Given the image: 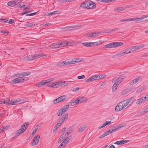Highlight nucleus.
<instances>
[{"instance_id":"obj_40","label":"nucleus","mask_w":148,"mask_h":148,"mask_svg":"<svg viewBox=\"0 0 148 148\" xmlns=\"http://www.w3.org/2000/svg\"><path fill=\"white\" fill-rule=\"evenodd\" d=\"M83 58H75L76 63L79 62L83 60Z\"/></svg>"},{"instance_id":"obj_2","label":"nucleus","mask_w":148,"mask_h":148,"mask_svg":"<svg viewBox=\"0 0 148 148\" xmlns=\"http://www.w3.org/2000/svg\"><path fill=\"white\" fill-rule=\"evenodd\" d=\"M45 56V55L43 53H39L33 55H29L28 56L25 57L24 59L26 60H33Z\"/></svg>"},{"instance_id":"obj_60","label":"nucleus","mask_w":148,"mask_h":148,"mask_svg":"<svg viewBox=\"0 0 148 148\" xmlns=\"http://www.w3.org/2000/svg\"><path fill=\"white\" fill-rule=\"evenodd\" d=\"M25 6V5L24 4V3H21L20 4H19V7L20 8H22L24 7Z\"/></svg>"},{"instance_id":"obj_33","label":"nucleus","mask_w":148,"mask_h":148,"mask_svg":"<svg viewBox=\"0 0 148 148\" xmlns=\"http://www.w3.org/2000/svg\"><path fill=\"white\" fill-rule=\"evenodd\" d=\"M124 10L125 9L123 7H118L114 9V11L115 12H119Z\"/></svg>"},{"instance_id":"obj_50","label":"nucleus","mask_w":148,"mask_h":148,"mask_svg":"<svg viewBox=\"0 0 148 148\" xmlns=\"http://www.w3.org/2000/svg\"><path fill=\"white\" fill-rule=\"evenodd\" d=\"M114 144H117L118 145H122V144H123V143H122V141L120 140V141H117L116 142L114 143Z\"/></svg>"},{"instance_id":"obj_48","label":"nucleus","mask_w":148,"mask_h":148,"mask_svg":"<svg viewBox=\"0 0 148 148\" xmlns=\"http://www.w3.org/2000/svg\"><path fill=\"white\" fill-rule=\"evenodd\" d=\"M137 50H139L144 47V45L143 44H141L139 45H138L136 46Z\"/></svg>"},{"instance_id":"obj_44","label":"nucleus","mask_w":148,"mask_h":148,"mask_svg":"<svg viewBox=\"0 0 148 148\" xmlns=\"http://www.w3.org/2000/svg\"><path fill=\"white\" fill-rule=\"evenodd\" d=\"M148 112V107L146 108L143 109V111L140 112L141 114H143L144 113H146Z\"/></svg>"},{"instance_id":"obj_16","label":"nucleus","mask_w":148,"mask_h":148,"mask_svg":"<svg viewBox=\"0 0 148 148\" xmlns=\"http://www.w3.org/2000/svg\"><path fill=\"white\" fill-rule=\"evenodd\" d=\"M58 84V88L62 86H65L69 85L68 83L66 82L65 81H57Z\"/></svg>"},{"instance_id":"obj_3","label":"nucleus","mask_w":148,"mask_h":148,"mask_svg":"<svg viewBox=\"0 0 148 148\" xmlns=\"http://www.w3.org/2000/svg\"><path fill=\"white\" fill-rule=\"evenodd\" d=\"M26 102L27 101L25 99H22L20 98H16L12 99L11 101L10 105H18Z\"/></svg>"},{"instance_id":"obj_47","label":"nucleus","mask_w":148,"mask_h":148,"mask_svg":"<svg viewBox=\"0 0 148 148\" xmlns=\"http://www.w3.org/2000/svg\"><path fill=\"white\" fill-rule=\"evenodd\" d=\"M36 85L38 87H40L41 86L44 85L42 81L37 83L36 84Z\"/></svg>"},{"instance_id":"obj_55","label":"nucleus","mask_w":148,"mask_h":148,"mask_svg":"<svg viewBox=\"0 0 148 148\" xmlns=\"http://www.w3.org/2000/svg\"><path fill=\"white\" fill-rule=\"evenodd\" d=\"M85 76L84 75H82V76H78L77 77V78L78 79H81L85 78Z\"/></svg>"},{"instance_id":"obj_54","label":"nucleus","mask_w":148,"mask_h":148,"mask_svg":"<svg viewBox=\"0 0 148 148\" xmlns=\"http://www.w3.org/2000/svg\"><path fill=\"white\" fill-rule=\"evenodd\" d=\"M66 28V29H67L68 30H71L72 29H76V27H67Z\"/></svg>"},{"instance_id":"obj_43","label":"nucleus","mask_w":148,"mask_h":148,"mask_svg":"<svg viewBox=\"0 0 148 148\" xmlns=\"http://www.w3.org/2000/svg\"><path fill=\"white\" fill-rule=\"evenodd\" d=\"M103 42L100 41H97L96 42H93V45L95 46V45H100L102 44Z\"/></svg>"},{"instance_id":"obj_21","label":"nucleus","mask_w":148,"mask_h":148,"mask_svg":"<svg viewBox=\"0 0 148 148\" xmlns=\"http://www.w3.org/2000/svg\"><path fill=\"white\" fill-rule=\"evenodd\" d=\"M122 126H119V127H118L117 128H116L115 129H112L111 130V132L110 131V130H109V131L106 132L104 133L106 135V136H107L110 134L111 133L113 132H114L115 131L118 130L119 129V128H121V127H122Z\"/></svg>"},{"instance_id":"obj_37","label":"nucleus","mask_w":148,"mask_h":148,"mask_svg":"<svg viewBox=\"0 0 148 148\" xmlns=\"http://www.w3.org/2000/svg\"><path fill=\"white\" fill-rule=\"evenodd\" d=\"M8 6L11 7H14L15 5V4L14 3L13 1H10L8 2L7 3Z\"/></svg>"},{"instance_id":"obj_12","label":"nucleus","mask_w":148,"mask_h":148,"mask_svg":"<svg viewBox=\"0 0 148 148\" xmlns=\"http://www.w3.org/2000/svg\"><path fill=\"white\" fill-rule=\"evenodd\" d=\"M134 98H131L129 99H127L123 100L125 104L126 108H127L131 105L134 102Z\"/></svg>"},{"instance_id":"obj_52","label":"nucleus","mask_w":148,"mask_h":148,"mask_svg":"<svg viewBox=\"0 0 148 148\" xmlns=\"http://www.w3.org/2000/svg\"><path fill=\"white\" fill-rule=\"evenodd\" d=\"M69 104L71 106H74L76 105L75 103L73 101V100L72 102H69Z\"/></svg>"},{"instance_id":"obj_56","label":"nucleus","mask_w":148,"mask_h":148,"mask_svg":"<svg viewBox=\"0 0 148 148\" xmlns=\"http://www.w3.org/2000/svg\"><path fill=\"white\" fill-rule=\"evenodd\" d=\"M127 91L125 90H123L121 92V95H123L127 94Z\"/></svg>"},{"instance_id":"obj_9","label":"nucleus","mask_w":148,"mask_h":148,"mask_svg":"<svg viewBox=\"0 0 148 148\" xmlns=\"http://www.w3.org/2000/svg\"><path fill=\"white\" fill-rule=\"evenodd\" d=\"M144 18V17L142 18H128L127 19H122L120 20V21L121 22L125 21H141Z\"/></svg>"},{"instance_id":"obj_38","label":"nucleus","mask_w":148,"mask_h":148,"mask_svg":"<svg viewBox=\"0 0 148 148\" xmlns=\"http://www.w3.org/2000/svg\"><path fill=\"white\" fill-rule=\"evenodd\" d=\"M101 32L105 33H109L111 32V29H110L106 30H103Z\"/></svg>"},{"instance_id":"obj_26","label":"nucleus","mask_w":148,"mask_h":148,"mask_svg":"<svg viewBox=\"0 0 148 148\" xmlns=\"http://www.w3.org/2000/svg\"><path fill=\"white\" fill-rule=\"evenodd\" d=\"M54 78H50L49 79H47L46 80H43L42 81L43 84L44 85H46L49 82L53 81Z\"/></svg>"},{"instance_id":"obj_31","label":"nucleus","mask_w":148,"mask_h":148,"mask_svg":"<svg viewBox=\"0 0 148 148\" xmlns=\"http://www.w3.org/2000/svg\"><path fill=\"white\" fill-rule=\"evenodd\" d=\"M102 78V76L101 75H97L93 76V80L96 79H99Z\"/></svg>"},{"instance_id":"obj_23","label":"nucleus","mask_w":148,"mask_h":148,"mask_svg":"<svg viewBox=\"0 0 148 148\" xmlns=\"http://www.w3.org/2000/svg\"><path fill=\"white\" fill-rule=\"evenodd\" d=\"M140 77H138L136 78L131 80L130 82V84L131 85H133L134 84H136V82H137L140 79Z\"/></svg>"},{"instance_id":"obj_34","label":"nucleus","mask_w":148,"mask_h":148,"mask_svg":"<svg viewBox=\"0 0 148 148\" xmlns=\"http://www.w3.org/2000/svg\"><path fill=\"white\" fill-rule=\"evenodd\" d=\"M116 84H114L112 86V92H114L116 90L118 86V85Z\"/></svg>"},{"instance_id":"obj_46","label":"nucleus","mask_w":148,"mask_h":148,"mask_svg":"<svg viewBox=\"0 0 148 148\" xmlns=\"http://www.w3.org/2000/svg\"><path fill=\"white\" fill-rule=\"evenodd\" d=\"M73 101L76 104H77L78 103H80L78 97L74 100Z\"/></svg>"},{"instance_id":"obj_53","label":"nucleus","mask_w":148,"mask_h":148,"mask_svg":"<svg viewBox=\"0 0 148 148\" xmlns=\"http://www.w3.org/2000/svg\"><path fill=\"white\" fill-rule=\"evenodd\" d=\"M35 25L34 24L32 23L27 24L26 25V26L29 27H32L35 26Z\"/></svg>"},{"instance_id":"obj_22","label":"nucleus","mask_w":148,"mask_h":148,"mask_svg":"<svg viewBox=\"0 0 148 148\" xmlns=\"http://www.w3.org/2000/svg\"><path fill=\"white\" fill-rule=\"evenodd\" d=\"M87 125L86 124H84L81 126L78 130V132L81 133L83 132L87 127Z\"/></svg>"},{"instance_id":"obj_35","label":"nucleus","mask_w":148,"mask_h":148,"mask_svg":"<svg viewBox=\"0 0 148 148\" xmlns=\"http://www.w3.org/2000/svg\"><path fill=\"white\" fill-rule=\"evenodd\" d=\"M129 50H131L132 52L138 50L136 46H134L131 47L129 49Z\"/></svg>"},{"instance_id":"obj_58","label":"nucleus","mask_w":148,"mask_h":148,"mask_svg":"<svg viewBox=\"0 0 148 148\" xmlns=\"http://www.w3.org/2000/svg\"><path fill=\"white\" fill-rule=\"evenodd\" d=\"M65 146V145H63V144L62 143L58 148H63V147H64Z\"/></svg>"},{"instance_id":"obj_28","label":"nucleus","mask_w":148,"mask_h":148,"mask_svg":"<svg viewBox=\"0 0 148 148\" xmlns=\"http://www.w3.org/2000/svg\"><path fill=\"white\" fill-rule=\"evenodd\" d=\"M10 99L9 98H7L5 99H3V104L6 103L8 106H10L11 102H10Z\"/></svg>"},{"instance_id":"obj_5","label":"nucleus","mask_w":148,"mask_h":148,"mask_svg":"<svg viewBox=\"0 0 148 148\" xmlns=\"http://www.w3.org/2000/svg\"><path fill=\"white\" fill-rule=\"evenodd\" d=\"M123 101L119 103L115 107V110L116 112H119L122 110L126 109V106Z\"/></svg>"},{"instance_id":"obj_32","label":"nucleus","mask_w":148,"mask_h":148,"mask_svg":"<svg viewBox=\"0 0 148 148\" xmlns=\"http://www.w3.org/2000/svg\"><path fill=\"white\" fill-rule=\"evenodd\" d=\"M82 45L85 46L90 47L92 46V42H84L83 43Z\"/></svg>"},{"instance_id":"obj_25","label":"nucleus","mask_w":148,"mask_h":148,"mask_svg":"<svg viewBox=\"0 0 148 148\" xmlns=\"http://www.w3.org/2000/svg\"><path fill=\"white\" fill-rule=\"evenodd\" d=\"M78 97L80 103L83 102H85L87 100V99L83 96L79 97Z\"/></svg>"},{"instance_id":"obj_57","label":"nucleus","mask_w":148,"mask_h":148,"mask_svg":"<svg viewBox=\"0 0 148 148\" xmlns=\"http://www.w3.org/2000/svg\"><path fill=\"white\" fill-rule=\"evenodd\" d=\"M14 22V21L12 19H10L9 21L8 22V23L9 24H12Z\"/></svg>"},{"instance_id":"obj_6","label":"nucleus","mask_w":148,"mask_h":148,"mask_svg":"<svg viewBox=\"0 0 148 148\" xmlns=\"http://www.w3.org/2000/svg\"><path fill=\"white\" fill-rule=\"evenodd\" d=\"M131 51H128V50L125 49L123 50L122 51H120L118 53L113 55L112 56L113 58H116L118 57H121L125 55L126 54H127L131 53Z\"/></svg>"},{"instance_id":"obj_41","label":"nucleus","mask_w":148,"mask_h":148,"mask_svg":"<svg viewBox=\"0 0 148 148\" xmlns=\"http://www.w3.org/2000/svg\"><path fill=\"white\" fill-rule=\"evenodd\" d=\"M61 123L58 121V123L54 127L55 130H53V132H54V131L57 130L58 128L61 125Z\"/></svg>"},{"instance_id":"obj_15","label":"nucleus","mask_w":148,"mask_h":148,"mask_svg":"<svg viewBox=\"0 0 148 148\" xmlns=\"http://www.w3.org/2000/svg\"><path fill=\"white\" fill-rule=\"evenodd\" d=\"M39 138L40 136L39 135H38L35 136L32 142V145L33 146L36 145L38 143L39 141Z\"/></svg>"},{"instance_id":"obj_4","label":"nucleus","mask_w":148,"mask_h":148,"mask_svg":"<svg viewBox=\"0 0 148 148\" xmlns=\"http://www.w3.org/2000/svg\"><path fill=\"white\" fill-rule=\"evenodd\" d=\"M123 45V43L121 42H116L107 44L105 47L106 48H114L121 46Z\"/></svg>"},{"instance_id":"obj_42","label":"nucleus","mask_w":148,"mask_h":148,"mask_svg":"<svg viewBox=\"0 0 148 148\" xmlns=\"http://www.w3.org/2000/svg\"><path fill=\"white\" fill-rule=\"evenodd\" d=\"M144 101V99H143V97H142L140 99H139L136 102V103L137 104H139L140 103Z\"/></svg>"},{"instance_id":"obj_59","label":"nucleus","mask_w":148,"mask_h":148,"mask_svg":"<svg viewBox=\"0 0 148 148\" xmlns=\"http://www.w3.org/2000/svg\"><path fill=\"white\" fill-rule=\"evenodd\" d=\"M59 12L58 11H56L53 12H51L52 15H53L55 14H57Z\"/></svg>"},{"instance_id":"obj_14","label":"nucleus","mask_w":148,"mask_h":148,"mask_svg":"<svg viewBox=\"0 0 148 148\" xmlns=\"http://www.w3.org/2000/svg\"><path fill=\"white\" fill-rule=\"evenodd\" d=\"M69 135L68 132H65L62 134L58 140V142L60 143L62 141H64L65 138Z\"/></svg>"},{"instance_id":"obj_49","label":"nucleus","mask_w":148,"mask_h":148,"mask_svg":"<svg viewBox=\"0 0 148 148\" xmlns=\"http://www.w3.org/2000/svg\"><path fill=\"white\" fill-rule=\"evenodd\" d=\"M51 25L50 23H44L42 24L41 25V27H43L45 26H49Z\"/></svg>"},{"instance_id":"obj_11","label":"nucleus","mask_w":148,"mask_h":148,"mask_svg":"<svg viewBox=\"0 0 148 148\" xmlns=\"http://www.w3.org/2000/svg\"><path fill=\"white\" fill-rule=\"evenodd\" d=\"M27 125L26 123H24L23 125L21 127V128L16 132V135L18 136L19 134L23 133L27 129Z\"/></svg>"},{"instance_id":"obj_36","label":"nucleus","mask_w":148,"mask_h":148,"mask_svg":"<svg viewBox=\"0 0 148 148\" xmlns=\"http://www.w3.org/2000/svg\"><path fill=\"white\" fill-rule=\"evenodd\" d=\"M38 129V127H36L35 128L34 130L33 131V132L32 133V134L30 136V138H31L33 137L34 135L35 134L36 131H37Z\"/></svg>"},{"instance_id":"obj_20","label":"nucleus","mask_w":148,"mask_h":148,"mask_svg":"<svg viewBox=\"0 0 148 148\" xmlns=\"http://www.w3.org/2000/svg\"><path fill=\"white\" fill-rule=\"evenodd\" d=\"M67 65H68L66 60L64 61L59 62L57 64V66H64Z\"/></svg>"},{"instance_id":"obj_1","label":"nucleus","mask_w":148,"mask_h":148,"mask_svg":"<svg viewBox=\"0 0 148 148\" xmlns=\"http://www.w3.org/2000/svg\"><path fill=\"white\" fill-rule=\"evenodd\" d=\"M30 73L27 72L18 74L17 75L18 77L17 78L13 80L10 81V83L12 84L17 83L18 82H22L25 81V77L30 75Z\"/></svg>"},{"instance_id":"obj_63","label":"nucleus","mask_w":148,"mask_h":148,"mask_svg":"<svg viewBox=\"0 0 148 148\" xmlns=\"http://www.w3.org/2000/svg\"><path fill=\"white\" fill-rule=\"evenodd\" d=\"M122 141V143H123V144H124L126 143H128V142H129V140H123Z\"/></svg>"},{"instance_id":"obj_62","label":"nucleus","mask_w":148,"mask_h":148,"mask_svg":"<svg viewBox=\"0 0 148 148\" xmlns=\"http://www.w3.org/2000/svg\"><path fill=\"white\" fill-rule=\"evenodd\" d=\"M92 33H88L86 34V36H89V37H90L92 36Z\"/></svg>"},{"instance_id":"obj_39","label":"nucleus","mask_w":148,"mask_h":148,"mask_svg":"<svg viewBox=\"0 0 148 148\" xmlns=\"http://www.w3.org/2000/svg\"><path fill=\"white\" fill-rule=\"evenodd\" d=\"M80 89V88H79L76 87L72 89L71 90L73 92H77L78 91H79Z\"/></svg>"},{"instance_id":"obj_45","label":"nucleus","mask_w":148,"mask_h":148,"mask_svg":"<svg viewBox=\"0 0 148 148\" xmlns=\"http://www.w3.org/2000/svg\"><path fill=\"white\" fill-rule=\"evenodd\" d=\"M101 33V32H93V38L97 36Z\"/></svg>"},{"instance_id":"obj_18","label":"nucleus","mask_w":148,"mask_h":148,"mask_svg":"<svg viewBox=\"0 0 148 148\" xmlns=\"http://www.w3.org/2000/svg\"><path fill=\"white\" fill-rule=\"evenodd\" d=\"M68 65L76 64L75 58L66 60Z\"/></svg>"},{"instance_id":"obj_17","label":"nucleus","mask_w":148,"mask_h":148,"mask_svg":"<svg viewBox=\"0 0 148 148\" xmlns=\"http://www.w3.org/2000/svg\"><path fill=\"white\" fill-rule=\"evenodd\" d=\"M68 115L66 113L63 115L58 121L61 123H62L64 121L67 120L68 119Z\"/></svg>"},{"instance_id":"obj_29","label":"nucleus","mask_w":148,"mask_h":148,"mask_svg":"<svg viewBox=\"0 0 148 148\" xmlns=\"http://www.w3.org/2000/svg\"><path fill=\"white\" fill-rule=\"evenodd\" d=\"M58 42L59 48L65 47L67 45V43L65 41H62Z\"/></svg>"},{"instance_id":"obj_51","label":"nucleus","mask_w":148,"mask_h":148,"mask_svg":"<svg viewBox=\"0 0 148 148\" xmlns=\"http://www.w3.org/2000/svg\"><path fill=\"white\" fill-rule=\"evenodd\" d=\"M8 21L7 19H3V18L0 19V22H2L3 23H7Z\"/></svg>"},{"instance_id":"obj_27","label":"nucleus","mask_w":148,"mask_h":148,"mask_svg":"<svg viewBox=\"0 0 148 148\" xmlns=\"http://www.w3.org/2000/svg\"><path fill=\"white\" fill-rule=\"evenodd\" d=\"M50 47L52 49H56L59 47L58 42L53 43L50 46Z\"/></svg>"},{"instance_id":"obj_24","label":"nucleus","mask_w":148,"mask_h":148,"mask_svg":"<svg viewBox=\"0 0 148 148\" xmlns=\"http://www.w3.org/2000/svg\"><path fill=\"white\" fill-rule=\"evenodd\" d=\"M66 42L67 43V45H68L69 46L73 45H74L78 44V42L75 41H66Z\"/></svg>"},{"instance_id":"obj_61","label":"nucleus","mask_w":148,"mask_h":148,"mask_svg":"<svg viewBox=\"0 0 148 148\" xmlns=\"http://www.w3.org/2000/svg\"><path fill=\"white\" fill-rule=\"evenodd\" d=\"M12 1L14 4H15V3H19V0H13Z\"/></svg>"},{"instance_id":"obj_13","label":"nucleus","mask_w":148,"mask_h":148,"mask_svg":"<svg viewBox=\"0 0 148 148\" xmlns=\"http://www.w3.org/2000/svg\"><path fill=\"white\" fill-rule=\"evenodd\" d=\"M123 80V78L121 77L116 76L114 77L112 80V82L114 84H116L119 85Z\"/></svg>"},{"instance_id":"obj_19","label":"nucleus","mask_w":148,"mask_h":148,"mask_svg":"<svg viewBox=\"0 0 148 148\" xmlns=\"http://www.w3.org/2000/svg\"><path fill=\"white\" fill-rule=\"evenodd\" d=\"M47 86L48 87H49L58 88L57 81L53 82L51 84H48Z\"/></svg>"},{"instance_id":"obj_30","label":"nucleus","mask_w":148,"mask_h":148,"mask_svg":"<svg viewBox=\"0 0 148 148\" xmlns=\"http://www.w3.org/2000/svg\"><path fill=\"white\" fill-rule=\"evenodd\" d=\"M71 138V136H69L66 138H65L64 140L62 142L63 145H66V143L70 140Z\"/></svg>"},{"instance_id":"obj_7","label":"nucleus","mask_w":148,"mask_h":148,"mask_svg":"<svg viewBox=\"0 0 148 148\" xmlns=\"http://www.w3.org/2000/svg\"><path fill=\"white\" fill-rule=\"evenodd\" d=\"M92 2L91 1H88L86 2L82 3L80 6L82 8H87L88 9L92 8Z\"/></svg>"},{"instance_id":"obj_10","label":"nucleus","mask_w":148,"mask_h":148,"mask_svg":"<svg viewBox=\"0 0 148 148\" xmlns=\"http://www.w3.org/2000/svg\"><path fill=\"white\" fill-rule=\"evenodd\" d=\"M67 97L66 96H62L54 100L53 103L54 104H56L59 102H63L65 101Z\"/></svg>"},{"instance_id":"obj_64","label":"nucleus","mask_w":148,"mask_h":148,"mask_svg":"<svg viewBox=\"0 0 148 148\" xmlns=\"http://www.w3.org/2000/svg\"><path fill=\"white\" fill-rule=\"evenodd\" d=\"M51 12L48 13H46L45 14V16H52Z\"/></svg>"},{"instance_id":"obj_8","label":"nucleus","mask_w":148,"mask_h":148,"mask_svg":"<svg viewBox=\"0 0 148 148\" xmlns=\"http://www.w3.org/2000/svg\"><path fill=\"white\" fill-rule=\"evenodd\" d=\"M69 108V105H65L62 107L57 112L58 116H60L63 113L68 110Z\"/></svg>"}]
</instances>
